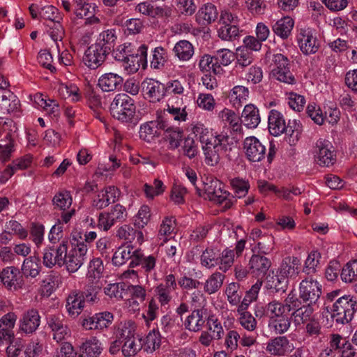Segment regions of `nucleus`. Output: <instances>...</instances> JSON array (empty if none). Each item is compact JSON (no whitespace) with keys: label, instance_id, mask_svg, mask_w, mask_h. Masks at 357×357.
<instances>
[{"label":"nucleus","instance_id":"61","mask_svg":"<svg viewBox=\"0 0 357 357\" xmlns=\"http://www.w3.org/2000/svg\"><path fill=\"white\" fill-rule=\"evenodd\" d=\"M234 261V252L232 250L225 249L218 257L219 269L223 272L228 271Z\"/></svg>","mask_w":357,"mask_h":357},{"label":"nucleus","instance_id":"27","mask_svg":"<svg viewBox=\"0 0 357 357\" xmlns=\"http://www.w3.org/2000/svg\"><path fill=\"white\" fill-rule=\"evenodd\" d=\"M139 249H135L131 244H126L120 246L112 257V263L115 266L124 264L128 260H134V258Z\"/></svg>","mask_w":357,"mask_h":357},{"label":"nucleus","instance_id":"37","mask_svg":"<svg viewBox=\"0 0 357 357\" xmlns=\"http://www.w3.org/2000/svg\"><path fill=\"white\" fill-rule=\"evenodd\" d=\"M266 287L270 293L284 292L287 287V280L282 275L268 274L266 279Z\"/></svg>","mask_w":357,"mask_h":357},{"label":"nucleus","instance_id":"9","mask_svg":"<svg viewBox=\"0 0 357 357\" xmlns=\"http://www.w3.org/2000/svg\"><path fill=\"white\" fill-rule=\"evenodd\" d=\"M15 126L13 121L10 119L4 122L2 129L0 130V159L5 162L10 159L12 153L14 151L13 132L12 128H8Z\"/></svg>","mask_w":357,"mask_h":357},{"label":"nucleus","instance_id":"30","mask_svg":"<svg viewBox=\"0 0 357 357\" xmlns=\"http://www.w3.org/2000/svg\"><path fill=\"white\" fill-rule=\"evenodd\" d=\"M218 12L212 3L204 5L196 14V21L198 24L206 26L218 19Z\"/></svg>","mask_w":357,"mask_h":357},{"label":"nucleus","instance_id":"2","mask_svg":"<svg viewBox=\"0 0 357 357\" xmlns=\"http://www.w3.org/2000/svg\"><path fill=\"white\" fill-rule=\"evenodd\" d=\"M110 112L113 117L126 123L137 121L135 117L136 106L134 100L126 93L115 96L110 105Z\"/></svg>","mask_w":357,"mask_h":357},{"label":"nucleus","instance_id":"49","mask_svg":"<svg viewBox=\"0 0 357 357\" xmlns=\"http://www.w3.org/2000/svg\"><path fill=\"white\" fill-rule=\"evenodd\" d=\"M261 284V282L257 281L250 290L246 291L245 296L238 307V312L246 310L249 305L257 300Z\"/></svg>","mask_w":357,"mask_h":357},{"label":"nucleus","instance_id":"47","mask_svg":"<svg viewBox=\"0 0 357 357\" xmlns=\"http://www.w3.org/2000/svg\"><path fill=\"white\" fill-rule=\"evenodd\" d=\"M73 203L70 192L68 190L59 191L52 199V204L54 208L65 211L70 208Z\"/></svg>","mask_w":357,"mask_h":357},{"label":"nucleus","instance_id":"46","mask_svg":"<svg viewBox=\"0 0 357 357\" xmlns=\"http://www.w3.org/2000/svg\"><path fill=\"white\" fill-rule=\"evenodd\" d=\"M225 294L227 296L228 302L231 305H239L243 296V291L240 284L237 282L229 283L225 289Z\"/></svg>","mask_w":357,"mask_h":357},{"label":"nucleus","instance_id":"23","mask_svg":"<svg viewBox=\"0 0 357 357\" xmlns=\"http://www.w3.org/2000/svg\"><path fill=\"white\" fill-rule=\"evenodd\" d=\"M102 350L99 340L96 337H91L79 346L78 357H99Z\"/></svg>","mask_w":357,"mask_h":357},{"label":"nucleus","instance_id":"16","mask_svg":"<svg viewBox=\"0 0 357 357\" xmlns=\"http://www.w3.org/2000/svg\"><path fill=\"white\" fill-rule=\"evenodd\" d=\"M142 89L146 98L153 102L160 101L165 92V85L153 79H144L142 83Z\"/></svg>","mask_w":357,"mask_h":357},{"label":"nucleus","instance_id":"21","mask_svg":"<svg viewBox=\"0 0 357 357\" xmlns=\"http://www.w3.org/2000/svg\"><path fill=\"white\" fill-rule=\"evenodd\" d=\"M85 300L81 291H73L66 299V307L68 314L76 317L82 312L84 307Z\"/></svg>","mask_w":357,"mask_h":357},{"label":"nucleus","instance_id":"28","mask_svg":"<svg viewBox=\"0 0 357 357\" xmlns=\"http://www.w3.org/2000/svg\"><path fill=\"white\" fill-rule=\"evenodd\" d=\"M271 266L270 259L260 255H253L250 261L249 266L251 272L257 277L264 276Z\"/></svg>","mask_w":357,"mask_h":357},{"label":"nucleus","instance_id":"12","mask_svg":"<svg viewBox=\"0 0 357 357\" xmlns=\"http://www.w3.org/2000/svg\"><path fill=\"white\" fill-rule=\"evenodd\" d=\"M204 190L207 198L218 204H222L223 201L229 195V192L224 189V184L215 178H206Z\"/></svg>","mask_w":357,"mask_h":357},{"label":"nucleus","instance_id":"53","mask_svg":"<svg viewBox=\"0 0 357 357\" xmlns=\"http://www.w3.org/2000/svg\"><path fill=\"white\" fill-rule=\"evenodd\" d=\"M165 189L163 182L158 178L153 181V185L145 183L143 187L144 192L149 199H153L155 196L162 195Z\"/></svg>","mask_w":357,"mask_h":357},{"label":"nucleus","instance_id":"36","mask_svg":"<svg viewBox=\"0 0 357 357\" xmlns=\"http://www.w3.org/2000/svg\"><path fill=\"white\" fill-rule=\"evenodd\" d=\"M294 22L290 17H284L272 26L273 32L282 39H287L291 34Z\"/></svg>","mask_w":357,"mask_h":357},{"label":"nucleus","instance_id":"38","mask_svg":"<svg viewBox=\"0 0 357 357\" xmlns=\"http://www.w3.org/2000/svg\"><path fill=\"white\" fill-rule=\"evenodd\" d=\"M116 236L130 244L135 238H137L139 243H142L143 241V234L141 231H138L132 228L128 225H124L120 227L116 231Z\"/></svg>","mask_w":357,"mask_h":357},{"label":"nucleus","instance_id":"6","mask_svg":"<svg viewBox=\"0 0 357 357\" xmlns=\"http://www.w3.org/2000/svg\"><path fill=\"white\" fill-rule=\"evenodd\" d=\"M321 284L312 277H307L299 284V298L303 303L314 305L321 295Z\"/></svg>","mask_w":357,"mask_h":357},{"label":"nucleus","instance_id":"50","mask_svg":"<svg viewBox=\"0 0 357 357\" xmlns=\"http://www.w3.org/2000/svg\"><path fill=\"white\" fill-rule=\"evenodd\" d=\"M249 96V90L247 87L241 85L235 86L230 91L229 97L233 105H241L246 101Z\"/></svg>","mask_w":357,"mask_h":357},{"label":"nucleus","instance_id":"18","mask_svg":"<svg viewBox=\"0 0 357 357\" xmlns=\"http://www.w3.org/2000/svg\"><path fill=\"white\" fill-rule=\"evenodd\" d=\"M108 55L100 50L94 44L89 46L84 52L83 56V63L90 69H97L106 60Z\"/></svg>","mask_w":357,"mask_h":357},{"label":"nucleus","instance_id":"39","mask_svg":"<svg viewBox=\"0 0 357 357\" xmlns=\"http://www.w3.org/2000/svg\"><path fill=\"white\" fill-rule=\"evenodd\" d=\"M303 131V127L299 121H289L285 132L286 141L291 145H295L299 140Z\"/></svg>","mask_w":357,"mask_h":357},{"label":"nucleus","instance_id":"13","mask_svg":"<svg viewBox=\"0 0 357 357\" xmlns=\"http://www.w3.org/2000/svg\"><path fill=\"white\" fill-rule=\"evenodd\" d=\"M47 324L53 333V339L57 342L63 341L68 335L69 330L63 314L59 313L50 315L47 318Z\"/></svg>","mask_w":357,"mask_h":357},{"label":"nucleus","instance_id":"43","mask_svg":"<svg viewBox=\"0 0 357 357\" xmlns=\"http://www.w3.org/2000/svg\"><path fill=\"white\" fill-rule=\"evenodd\" d=\"M225 278V275L220 272H215L211 274L204 282V291L208 294L217 292L222 287Z\"/></svg>","mask_w":357,"mask_h":357},{"label":"nucleus","instance_id":"14","mask_svg":"<svg viewBox=\"0 0 357 357\" xmlns=\"http://www.w3.org/2000/svg\"><path fill=\"white\" fill-rule=\"evenodd\" d=\"M21 105L18 98L8 89H0V111L3 114L18 115Z\"/></svg>","mask_w":357,"mask_h":357},{"label":"nucleus","instance_id":"3","mask_svg":"<svg viewBox=\"0 0 357 357\" xmlns=\"http://www.w3.org/2000/svg\"><path fill=\"white\" fill-rule=\"evenodd\" d=\"M229 136L227 134H218L214 142L202 146L204 161L208 166L213 167L218 164L222 151L227 150Z\"/></svg>","mask_w":357,"mask_h":357},{"label":"nucleus","instance_id":"17","mask_svg":"<svg viewBox=\"0 0 357 357\" xmlns=\"http://www.w3.org/2000/svg\"><path fill=\"white\" fill-rule=\"evenodd\" d=\"M40 324V316L36 309H29L20 319V330L26 334H32Z\"/></svg>","mask_w":357,"mask_h":357},{"label":"nucleus","instance_id":"33","mask_svg":"<svg viewBox=\"0 0 357 357\" xmlns=\"http://www.w3.org/2000/svg\"><path fill=\"white\" fill-rule=\"evenodd\" d=\"M204 314V310L202 308L193 310L184 321L185 328L192 332L201 331L206 321Z\"/></svg>","mask_w":357,"mask_h":357},{"label":"nucleus","instance_id":"22","mask_svg":"<svg viewBox=\"0 0 357 357\" xmlns=\"http://www.w3.org/2000/svg\"><path fill=\"white\" fill-rule=\"evenodd\" d=\"M291 350L290 342L285 336L271 339L266 345V351L275 356H284Z\"/></svg>","mask_w":357,"mask_h":357},{"label":"nucleus","instance_id":"19","mask_svg":"<svg viewBox=\"0 0 357 357\" xmlns=\"http://www.w3.org/2000/svg\"><path fill=\"white\" fill-rule=\"evenodd\" d=\"M298 43L301 52L305 54L316 53L319 44L310 29H301L298 35Z\"/></svg>","mask_w":357,"mask_h":357},{"label":"nucleus","instance_id":"11","mask_svg":"<svg viewBox=\"0 0 357 357\" xmlns=\"http://www.w3.org/2000/svg\"><path fill=\"white\" fill-rule=\"evenodd\" d=\"M246 158L251 162H259L265 159L266 149L264 144L254 136L248 137L243 142Z\"/></svg>","mask_w":357,"mask_h":357},{"label":"nucleus","instance_id":"25","mask_svg":"<svg viewBox=\"0 0 357 357\" xmlns=\"http://www.w3.org/2000/svg\"><path fill=\"white\" fill-rule=\"evenodd\" d=\"M157 263V257L154 255L145 256L139 249L137 252L134 260L130 262V267L141 266L146 274H149L155 270Z\"/></svg>","mask_w":357,"mask_h":357},{"label":"nucleus","instance_id":"56","mask_svg":"<svg viewBox=\"0 0 357 357\" xmlns=\"http://www.w3.org/2000/svg\"><path fill=\"white\" fill-rule=\"evenodd\" d=\"M218 117L224 122L229 123L234 130H238L241 127L240 118L231 109L225 108L218 114Z\"/></svg>","mask_w":357,"mask_h":357},{"label":"nucleus","instance_id":"8","mask_svg":"<svg viewBox=\"0 0 357 357\" xmlns=\"http://www.w3.org/2000/svg\"><path fill=\"white\" fill-rule=\"evenodd\" d=\"M127 213L126 208L121 204H116L108 212L99 214L97 227L105 231H108L119 222L123 221Z\"/></svg>","mask_w":357,"mask_h":357},{"label":"nucleus","instance_id":"55","mask_svg":"<svg viewBox=\"0 0 357 357\" xmlns=\"http://www.w3.org/2000/svg\"><path fill=\"white\" fill-rule=\"evenodd\" d=\"M199 68L202 72H209L212 70L215 74L220 73V65L215 62V56L209 54H204L200 58Z\"/></svg>","mask_w":357,"mask_h":357},{"label":"nucleus","instance_id":"7","mask_svg":"<svg viewBox=\"0 0 357 357\" xmlns=\"http://www.w3.org/2000/svg\"><path fill=\"white\" fill-rule=\"evenodd\" d=\"M314 160L323 167H330L336 162V154L334 148L328 140L319 139L314 146Z\"/></svg>","mask_w":357,"mask_h":357},{"label":"nucleus","instance_id":"29","mask_svg":"<svg viewBox=\"0 0 357 357\" xmlns=\"http://www.w3.org/2000/svg\"><path fill=\"white\" fill-rule=\"evenodd\" d=\"M123 81V78L119 75L109 73L99 77L98 84L103 91L111 92L119 89Z\"/></svg>","mask_w":357,"mask_h":357},{"label":"nucleus","instance_id":"48","mask_svg":"<svg viewBox=\"0 0 357 357\" xmlns=\"http://www.w3.org/2000/svg\"><path fill=\"white\" fill-rule=\"evenodd\" d=\"M168 60L167 50L161 47H156L152 52L151 67L153 69H161Z\"/></svg>","mask_w":357,"mask_h":357},{"label":"nucleus","instance_id":"45","mask_svg":"<svg viewBox=\"0 0 357 357\" xmlns=\"http://www.w3.org/2000/svg\"><path fill=\"white\" fill-rule=\"evenodd\" d=\"M101 289L102 284L99 280H89L84 291H81V293L83 294L84 300L86 299L87 301L93 303L99 300L98 295L100 292Z\"/></svg>","mask_w":357,"mask_h":357},{"label":"nucleus","instance_id":"31","mask_svg":"<svg viewBox=\"0 0 357 357\" xmlns=\"http://www.w3.org/2000/svg\"><path fill=\"white\" fill-rule=\"evenodd\" d=\"M20 271L13 266L6 267L0 271V282L8 289H17L18 287Z\"/></svg>","mask_w":357,"mask_h":357},{"label":"nucleus","instance_id":"54","mask_svg":"<svg viewBox=\"0 0 357 357\" xmlns=\"http://www.w3.org/2000/svg\"><path fill=\"white\" fill-rule=\"evenodd\" d=\"M357 276V260H354L346 264L342 268L340 278L344 282L351 283Z\"/></svg>","mask_w":357,"mask_h":357},{"label":"nucleus","instance_id":"35","mask_svg":"<svg viewBox=\"0 0 357 357\" xmlns=\"http://www.w3.org/2000/svg\"><path fill=\"white\" fill-rule=\"evenodd\" d=\"M173 52L180 61H188L194 55L195 49L191 43L186 40H181L175 44Z\"/></svg>","mask_w":357,"mask_h":357},{"label":"nucleus","instance_id":"51","mask_svg":"<svg viewBox=\"0 0 357 357\" xmlns=\"http://www.w3.org/2000/svg\"><path fill=\"white\" fill-rule=\"evenodd\" d=\"M135 329L136 325L131 320L121 322L116 331V336L123 340L135 338Z\"/></svg>","mask_w":357,"mask_h":357},{"label":"nucleus","instance_id":"34","mask_svg":"<svg viewBox=\"0 0 357 357\" xmlns=\"http://www.w3.org/2000/svg\"><path fill=\"white\" fill-rule=\"evenodd\" d=\"M148 47L145 45H141L138 49L137 56L131 55L127 60L123 61V66L129 73H134L139 70V61L144 60L146 63Z\"/></svg>","mask_w":357,"mask_h":357},{"label":"nucleus","instance_id":"1","mask_svg":"<svg viewBox=\"0 0 357 357\" xmlns=\"http://www.w3.org/2000/svg\"><path fill=\"white\" fill-rule=\"evenodd\" d=\"M326 300L333 302L330 307L331 317L337 324H349L357 311V298L350 294H344L340 289L326 294Z\"/></svg>","mask_w":357,"mask_h":357},{"label":"nucleus","instance_id":"10","mask_svg":"<svg viewBox=\"0 0 357 357\" xmlns=\"http://www.w3.org/2000/svg\"><path fill=\"white\" fill-rule=\"evenodd\" d=\"M87 245L84 243H77L68 252L65 257L66 269L70 273H75L82 266L86 259Z\"/></svg>","mask_w":357,"mask_h":357},{"label":"nucleus","instance_id":"64","mask_svg":"<svg viewBox=\"0 0 357 357\" xmlns=\"http://www.w3.org/2000/svg\"><path fill=\"white\" fill-rule=\"evenodd\" d=\"M202 266L211 268L218 264V255L212 248H206L201 255Z\"/></svg>","mask_w":357,"mask_h":357},{"label":"nucleus","instance_id":"40","mask_svg":"<svg viewBox=\"0 0 357 357\" xmlns=\"http://www.w3.org/2000/svg\"><path fill=\"white\" fill-rule=\"evenodd\" d=\"M291 318L290 314L275 319H269L268 327L275 334H284L289 331L291 326Z\"/></svg>","mask_w":357,"mask_h":357},{"label":"nucleus","instance_id":"15","mask_svg":"<svg viewBox=\"0 0 357 357\" xmlns=\"http://www.w3.org/2000/svg\"><path fill=\"white\" fill-rule=\"evenodd\" d=\"M120 191L114 186H108L99 191L92 201V206L96 209H102L118 200Z\"/></svg>","mask_w":357,"mask_h":357},{"label":"nucleus","instance_id":"26","mask_svg":"<svg viewBox=\"0 0 357 357\" xmlns=\"http://www.w3.org/2000/svg\"><path fill=\"white\" fill-rule=\"evenodd\" d=\"M240 121L248 128H257L261 121L258 108L252 104L245 105Z\"/></svg>","mask_w":357,"mask_h":357},{"label":"nucleus","instance_id":"52","mask_svg":"<svg viewBox=\"0 0 357 357\" xmlns=\"http://www.w3.org/2000/svg\"><path fill=\"white\" fill-rule=\"evenodd\" d=\"M320 258L321 255L319 252L312 251L305 261L303 272L307 275L315 273L317 267L319 264Z\"/></svg>","mask_w":357,"mask_h":357},{"label":"nucleus","instance_id":"60","mask_svg":"<svg viewBox=\"0 0 357 357\" xmlns=\"http://www.w3.org/2000/svg\"><path fill=\"white\" fill-rule=\"evenodd\" d=\"M104 270L102 261L100 258H95L90 261L87 274L88 280H99Z\"/></svg>","mask_w":357,"mask_h":357},{"label":"nucleus","instance_id":"63","mask_svg":"<svg viewBox=\"0 0 357 357\" xmlns=\"http://www.w3.org/2000/svg\"><path fill=\"white\" fill-rule=\"evenodd\" d=\"M75 14L79 18L93 15L94 13L95 8L88 2V0H75Z\"/></svg>","mask_w":357,"mask_h":357},{"label":"nucleus","instance_id":"44","mask_svg":"<svg viewBox=\"0 0 357 357\" xmlns=\"http://www.w3.org/2000/svg\"><path fill=\"white\" fill-rule=\"evenodd\" d=\"M193 133L199 138L202 145L214 142L217 135H213L211 130L201 123H196L192 128Z\"/></svg>","mask_w":357,"mask_h":357},{"label":"nucleus","instance_id":"59","mask_svg":"<svg viewBox=\"0 0 357 357\" xmlns=\"http://www.w3.org/2000/svg\"><path fill=\"white\" fill-rule=\"evenodd\" d=\"M159 134L156 130V124L154 121H149L141 125L139 137L146 142H150Z\"/></svg>","mask_w":357,"mask_h":357},{"label":"nucleus","instance_id":"5","mask_svg":"<svg viewBox=\"0 0 357 357\" xmlns=\"http://www.w3.org/2000/svg\"><path fill=\"white\" fill-rule=\"evenodd\" d=\"M68 242L62 240L58 245L48 246L44 249L43 253V264L49 268L55 266L61 267L65 264L66 251H68Z\"/></svg>","mask_w":357,"mask_h":357},{"label":"nucleus","instance_id":"4","mask_svg":"<svg viewBox=\"0 0 357 357\" xmlns=\"http://www.w3.org/2000/svg\"><path fill=\"white\" fill-rule=\"evenodd\" d=\"M271 75L275 79L287 84H294L296 79L290 71L289 61L282 54H275L271 63Z\"/></svg>","mask_w":357,"mask_h":357},{"label":"nucleus","instance_id":"62","mask_svg":"<svg viewBox=\"0 0 357 357\" xmlns=\"http://www.w3.org/2000/svg\"><path fill=\"white\" fill-rule=\"evenodd\" d=\"M206 326L215 340H220L224 335V330L220 321L214 316H210L206 320Z\"/></svg>","mask_w":357,"mask_h":357},{"label":"nucleus","instance_id":"58","mask_svg":"<svg viewBox=\"0 0 357 357\" xmlns=\"http://www.w3.org/2000/svg\"><path fill=\"white\" fill-rule=\"evenodd\" d=\"M183 137V132L178 128H168L166 130L165 139L172 149L178 148Z\"/></svg>","mask_w":357,"mask_h":357},{"label":"nucleus","instance_id":"24","mask_svg":"<svg viewBox=\"0 0 357 357\" xmlns=\"http://www.w3.org/2000/svg\"><path fill=\"white\" fill-rule=\"evenodd\" d=\"M283 115L275 109L269 112L268 127L270 133L273 136H278L283 133L287 128Z\"/></svg>","mask_w":357,"mask_h":357},{"label":"nucleus","instance_id":"20","mask_svg":"<svg viewBox=\"0 0 357 357\" xmlns=\"http://www.w3.org/2000/svg\"><path fill=\"white\" fill-rule=\"evenodd\" d=\"M116 39L117 36L115 30L107 29L99 34L94 45L100 50L109 55L114 50Z\"/></svg>","mask_w":357,"mask_h":357},{"label":"nucleus","instance_id":"42","mask_svg":"<svg viewBox=\"0 0 357 357\" xmlns=\"http://www.w3.org/2000/svg\"><path fill=\"white\" fill-rule=\"evenodd\" d=\"M313 312L314 309L312 305L307 303V305L298 307L291 314V316L294 318L295 325H300L312 320V316Z\"/></svg>","mask_w":357,"mask_h":357},{"label":"nucleus","instance_id":"32","mask_svg":"<svg viewBox=\"0 0 357 357\" xmlns=\"http://www.w3.org/2000/svg\"><path fill=\"white\" fill-rule=\"evenodd\" d=\"M301 261L296 257L286 258L280 266V274L286 280L288 278L295 279L300 271Z\"/></svg>","mask_w":357,"mask_h":357},{"label":"nucleus","instance_id":"41","mask_svg":"<svg viewBox=\"0 0 357 357\" xmlns=\"http://www.w3.org/2000/svg\"><path fill=\"white\" fill-rule=\"evenodd\" d=\"M41 270L40 259L36 256L26 258L22 264V271L26 277L36 278Z\"/></svg>","mask_w":357,"mask_h":357},{"label":"nucleus","instance_id":"57","mask_svg":"<svg viewBox=\"0 0 357 357\" xmlns=\"http://www.w3.org/2000/svg\"><path fill=\"white\" fill-rule=\"evenodd\" d=\"M218 36L223 40L231 41L235 40L239 35L238 25L230 24L220 26L218 29Z\"/></svg>","mask_w":357,"mask_h":357}]
</instances>
